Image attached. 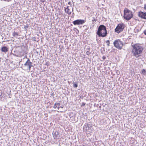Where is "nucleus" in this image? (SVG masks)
I'll use <instances>...</instances> for the list:
<instances>
[{
    "instance_id": "obj_1",
    "label": "nucleus",
    "mask_w": 146,
    "mask_h": 146,
    "mask_svg": "<svg viewBox=\"0 0 146 146\" xmlns=\"http://www.w3.org/2000/svg\"><path fill=\"white\" fill-rule=\"evenodd\" d=\"M132 48L131 53L133 56L136 58L141 56L144 48L141 44H135L131 46Z\"/></svg>"
},
{
    "instance_id": "obj_2",
    "label": "nucleus",
    "mask_w": 146,
    "mask_h": 146,
    "mask_svg": "<svg viewBox=\"0 0 146 146\" xmlns=\"http://www.w3.org/2000/svg\"><path fill=\"white\" fill-rule=\"evenodd\" d=\"M96 34L99 37H106L108 34L106 27L102 25H100Z\"/></svg>"
},
{
    "instance_id": "obj_3",
    "label": "nucleus",
    "mask_w": 146,
    "mask_h": 146,
    "mask_svg": "<svg viewBox=\"0 0 146 146\" xmlns=\"http://www.w3.org/2000/svg\"><path fill=\"white\" fill-rule=\"evenodd\" d=\"M124 19L127 21L131 19L133 17L132 11L129 10L127 8H125L124 10Z\"/></svg>"
},
{
    "instance_id": "obj_4",
    "label": "nucleus",
    "mask_w": 146,
    "mask_h": 146,
    "mask_svg": "<svg viewBox=\"0 0 146 146\" xmlns=\"http://www.w3.org/2000/svg\"><path fill=\"white\" fill-rule=\"evenodd\" d=\"M125 27V25L123 23H119L117 25L115 29V32L117 33H119L123 31Z\"/></svg>"
},
{
    "instance_id": "obj_5",
    "label": "nucleus",
    "mask_w": 146,
    "mask_h": 146,
    "mask_svg": "<svg viewBox=\"0 0 146 146\" xmlns=\"http://www.w3.org/2000/svg\"><path fill=\"white\" fill-rule=\"evenodd\" d=\"M113 44L115 47L120 50L122 49L123 45V42L119 39L115 40Z\"/></svg>"
},
{
    "instance_id": "obj_6",
    "label": "nucleus",
    "mask_w": 146,
    "mask_h": 146,
    "mask_svg": "<svg viewBox=\"0 0 146 146\" xmlns=\"http://www.w3.org/2000/svg\"><path fill=\"white\" fill-rule=\"evenodd\" d=\"M86 22L85 20L77 19L73 21V24L74 25H79L84 23Z\"/></svg>"
},
{
    "instance_id": "obj_7",
    "label": "nucleus",
    "mask_w": 146,
    "mask_h": 146,
    "mask_svg": "<svg viewBox=\"0 0 146 146\" xmlns=\"http://www.w3.org/2000/svg\"><path fill=\"white\" fill-rule=\"evenodd\" d=\"M92 126L91 124H88V123H86L84 126L83 127V130L84 131L86 132L87 131L91 129Z\"/></svg>"
},
{
    "instance_id": "obj_8",
    "label": "nucleus",
    "mask_w": 146,
    "mask_h": 146,
    "mask_svg": "<svg viewBox=\"0 0 146 146\" xmlns=\"http://www.w3.org/2000/svg\"><path fill=\"white\" fill-rule=\"evenodd\" d=\"M28 50V47L26 46H23L21 48V50L19 52L21 55L23 56L24 54H26Z\"/></svg>"
},
{
    "instance_id": "obj_9",
    "label": "nucleus",
    "mask_w": 146,
    "mask_h": 146,
    "mask_svg": "<svg viewBox=\"0 0 146 146\" xmlns=\"http://www.w3.org/2000/svg\"><path fill=\"white\" fill-rule=\"evenodd\" d=\"M138 16L142 19H146V12L140 11L138 14Z\"/></svg>"
},
{
    "instance_id": "obj_10",
    "label": "nucleus",
    "mask_w": 146,
    "mask_h": 146,
    "mask_svg": "<svg viewBox=\"0 0 146 146\" xmlns=\"http://www.w3.org/2000/svg\"><path fill=\"white\" fill-rule=\"evenodd\" d=\"M53 137L54 139H58L60 137L59 133L58 131H55L52 133Z\"/></svg>"
},
{
    "instance_id": "obj_11",
    "label": "nucleus",
    "mask_w": 146,
    "mask_h": 146,
    "mask_svg": "<svg viewBox=\"0 0 146 146\" xmlns=\"http://www.w3.org/2000/svg\"><path fill=\"white\" fill-rule=\"evenodd\" d=\"M32 64V63L30 61L29 59L28 58L25 63L24 64V65L25 66L27 67Z\"/></svg>"
},
{
    "instance_id": "obj_12",
    "label": "nucleus",
    "mask_w": 146,
    "mask_h": 146,
    "mask_svg": "<svg viewBox=\"0 0 146 146\" xmlns=\"http://www.w3.org/2000/svg\"><path fill=\"white\" fill-rule=\"evenodd\" d=\"M69 7V6H67L66 8L64 7V8L65 9L64 11L66 13L68 14V15H70L71 13V12L69 11L70 9L68 8Z\"/></svg>"
},
{
    "instance_id": "obj_13",
    "label": "nucleus",
    "mask_w": 146,
    "mask_h": 146,
    "mask_svg": "<svg viewBox=\"0 0 146 146\" xmlns=\"http://www.w3.org/2000/svg\"><path fill=\"white\" fill-rule=\"evenodd\" d=\"M1 50L2 52H6L8 51L7 48L6 46H4L1 48Z\"/></svg>"
},
{
    "instance_id": "obj_14",
    "label": "nucleus",
    "mask_w": 146,
    "mask_h": 146,
    "mask_svg": "<svg viewBox=\"0 0 146 146\" xmlns=\"http://www.w3.org/2000/svg\"><path fill=\"white\" fill-rule=\"evenodd\" d=\"M60 105V103H56L54 105L53 108H57L59 110V106Z\"/></svg>"
},
{
    "instance_id": "obj_15",
    "label": "nucleus",
    "mask_w": 146,
    "mask_h": 146,
    "mask_svg": "<svg viewBox=\"0 0 146 146\" xmlns=\"http://www.w3.org/2000/svg\"><path fill=\"white\" fill-rule=\"evenodd\" d=\"M13 37H15L16 36H18V33L14 31L13 33Z\"/></svg>"
},
{
    "instance_id": "obj_16",
    "label": "nucleus",
    "mask_w": 146,
    "mask_h": 146,
    "mask_svg": "<svg viewBox=\"0 0 146 146\" xmlns=\"http://www.w3.org/2000/svg\"><path fill=\"white\" fill-rule=\"evenodd\" d=\"M141 73L145 75L146 74V70L144 69H143L142 70Z\"/></svg>"
},
{
    "instance_id": "obj_17",
    "label": "nucleus",
    "mask_w": 146,
    "mask_h": 146,
    "mask_svg": "<svg viewBox=\"0 0 146 146\" xmlns=\"http://www.w3.org/2000/svg\"><path fill=\"white\" fill-rule=\"evenodd\" d=\"M17 3L16 2H15L14 3H13V4L12 5V7H16V5Z\"/></svg>"
},
{
    "instance_id": "obj_18",
    "label": "nucleus",
    "mask_w": 146,
    "mask_h": 146,
    "mask_svg": "<svg viewBox=\"0 0 146 146\" xmlns=\"http://www.w3.org/2000/svg\"><path fill=\"white\" fill-rule=\"evenodd\" d=\"M78 86V84L77 83H74L73 84V87L74 88H76Z\"/></svg>"
},
{
    "instance_id": "obj_19",
    "label": "nucleus",
    "mask_w": 146,
    "mask_h": 146,
    "mask_svg": "<svg viewBox=\"0 0 146 146\" xmlns=\"http://www.w3.org/2000/svg\"><path fill=\"white\" fill-rule=\"evenodd\" d=\"M106 42L108 46H110V41L109 40H108L106 41Z\"/></svg>"
},
{
    "instance_id": "obj_20",
    "label": "nucleus",
    "mask_w": 146,
    "mask_h": 146,
    "mask_svg": "<svg viewBox=\"0 0 146 146\" xmlns=\"http://www.w3.org/2000/svg\"><path fill=\"white\" fill-rule=\"evenodd\" d=\"M92 22L96 21V19L95 18V17H93V19L92 20Z\"/></svg>"
},
{
    "instance_id": "obj_21",
    "label": "nucleus",
    "mask_w": 146,
    "mask_h": 146,
    "mask_svg": "<svg viewBox=\"0 0 146 146\" xmlns=\"http://www.w3.org/2000/svg\"><path fill=\"white\" fill-rule=\"evenodd\" d=\"M33 66L32 65V64L28 66V67L29 68V70H30L31 67Z\"/></svg>"
},
{
    "instance_id": "obj_22",
    "label": "nucleus",
    "mask_w": 146,
    "mask_h": 146,
    "mask_svg": "<svg viewBox=\"0 0 146 146\" xmlns=\"http://www.w3.org/2000/svg\"><path fill=\"white\" fill-rule=\"evenodd\" d=\"M90 53L89 51H87L86 52V54L88 55H89L90 54Z\"/></svg>"
},
{
    "instance_id": "obj_23",
    "label": "nucleus",
    "mask_w": 146,
    "mask_h": 146,
    "mask_svg": "<svg viewBox=\"0 0 146 146\" xmlns=\"http://www.w3.org/2000/svg\"><path fill=\"white\" fill-rule=\"evenodd\" d=\"M106 58V57L105 56H103L102 57V59L103 60H104Z\"/></svg>"
},
{
    "instance_id": "obj_24",
    "label": "nucleus",
    "mask_w": 146,
    "mask_h": 146,
    "mask_svg": "<svg viewBox=\"0 0 146 146\" xmlns=\"http://www.w3.org/2000/svg\"><path fill=\"white\" fill-rule=\"evenodd\" d=\"M85 105V104L84 103H82V105H81V106H84Z\"/></svg>"
},
{
    "instance_id": "obj_25",
    "label": "nucleus",
    "mask_w": 146,
    "mask_h": 146,
    "mask_svg": "<svg viewBox=\"0 0 146 146\" xmlns=\"http://www.w3.org/2000/svg\"><path fill=\"white\" fill-rule=\"evenodd\" d=\"M143 33L145 35H146V29L143 32Z\"/></svg>"
},
{
    "instance_id": "obj_26",
    "label": "nucleus",
    "mask_w": 146,
    "mask_h": 146,
    "mask_svg": "<svg viewBox=\"0 0 146 146\" xmlns=\"http://www.w3.org/2000/svg\"><path fill=\"white\" fill-rule=\"evenodd\" d=\"M144 8L145 10H146V4H144Z\"/></svg>"
},
{
    "instance_id": "obj_27",
    "label": "nucleus",
    "mask_w": 146,
    "mask_h": 146,
    "mask_svg": "<svg viewBox=\"0 0 146 146\" xmlns=\"http://www.w3.org/2000/svg\"><path fill=\"white\" fill-rule=\"evenodd\" d=\"M79 146H87L86 145H80Z\"/></svg>"
},
{
    "instance_id": "obj_28",
    "label": "nucleus",
    "mask_w": 146,
    "mask_h": 146,
    "mask_svg": "<svg viewBox=\"0 0 146 146\" xmlns=\"http://www.w3.org/2000/svg\"><path fill=\"white\" fill-rule=\"evenodd\" d=\"M71 3V2L70 1V2H69L68 3V4L69 5H70V4Z\"/></svg>"
},
{
    "instance_id": "obj_29",
    "label": "nucleus",
    "mask_w": 146,
    "mask_h": 146,
    "mask_svg": "<svg viewBox=\"0 0 146 146\" xmlns=\"http://www.w3.org/2000/svg\"><path fill=\"white\" fill-rule=\"evenodd\" d=\"M86 7H87V10H88V9H89V7H87V6H86Z\"/></svg>"
},
{
    "instance_id": "obj_30",
    "label": "nucleus",
    "mask_w": 146,
    "mask_h": 146,
    "mask_svg": "<svg viewBox=\"0 0 146 146\" xmlns=\"http://www.w3.org/2000/svg\"><path fill=\"white\" fill-rule=\"evenodd\" d=\"M75 30H77V31L78 32V33H79V31L78 29H75Z\"/></svg>"
},
{
    "instance_id": "obj_31",
    "label": "nucleus",
    "mask_w": 146,
    "mask_h": 146,
    "mask_svg": "<svg viewBox=\"0 0 146 146\" xmlns=\"http://www.w3.org/2000/svg\"><path fill=\"white\" fill-rule=\"evenodd\" d=\"M63 107H62V106H59V108H62Z\"/></svg>"
},
{
    "instance_id": "obj_32",
    "label": "nucleus",
    "mask_w": 146,
    "mask_h": 146,
    "mask_svg": "<svg viewBox=\"0 0 146 146\" xmlns=\"http://www.w3.org/2000/svg\"><path fill=\"white\" fill-rule=\"evenodd\" d=\"M28 25H27V26H26V27L27 28H28Z\"/></svg>"
},
{
    "instance_id": "obj_33",
    "label": "nucleus",
    "mask_w": 146,
    "mask_h": 146,
    "mask_svg": "<svg viewBox=\"0 0 146 146\" xmlns=\"http://www.w3.org/2000/svg\"><path fill=\"white\" fill-rule=\"evenodd\" d=\"M25 58H27V56H25Z\"/></svg>"
},
{
    "instance_id": "obj_34",
    "label": "nucleus",
    "mask_w": 146,
    "mask_h": 146,
    "mask_svg": "<svg viewBox=\"0 0 146 146\" xmlns=\"http://www.w3.org/2000/svg\"><path fill=\"white\" fill-rule=\"evenodd\" d=\"M78 33V32H76V33L77 34H78V33Z\"/></svg>"
},
{
    "instance_id": "obj_35",
    "label": "nucleus",
    "mask_w": 146,
    "mask_h": 146,
    "mask_svg": "<svg viewBox=\"0 0 146 146\" xmlns=\"http://www.w3.org/2000/svg\"><path fill=\"white\" fill-rule=\"evenodd\" d=\"M78 33V32H76V33L77 34H78V33Z\"/></svg>"
},
{
    "instance_id": "obj_36",
    "label": "nucleus",
    "mask_w": 146,
    "mask_h": 146,
    "mask_svg": "<svg viewBox=\"0 0 146 146\" xmlns=\"http://www.w3.org/2000/svg\"><path fill=\"white\" fill-rule=\"evenodd\" d=\"M46 65H47V63H46Z\"/></svg>"
},
{
    "instance_id": "obj_37",
    "label": "nucleus",
    "mask_w": 146,
    "mask_h": 146,
    "mask_svg": "<svg viewBox=\"0 0 146 146\" xmlns=\"http://www.w3.org/2000/svg\"><path fill=\"white\" fill-rule=\"evenodd\" d=\"M73 11V9H72V11Z\"/></svg>"
}]
</instances>
